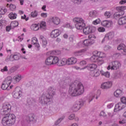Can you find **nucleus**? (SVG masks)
<instances>
[{"mask_svg":"<svg viewBox=\"0 0 126 126\" xmlns=\"http://www.w3.org/2000/svg\"><path fill=\"white\" fill-rule=\"evenodd\" d=\"M11 111V104L9 102H4L0 109L1 115H5L1 120V124L3 126H12L16 122V117L14 114H9Z\"/></svg>","mask_w":126,"mask_h":126,"instance_id":"1","label":"nucleus"},{"mask_svg":"<svg viewBox=\"0 0 126 126\" xmlns=\"http://www.w3.org/2000/svg\"><path fill=\"white\" fill-rule=\"evenodd\" d=\"M84 93V86L78 81H75L70 85L69 94L73 97L82 95Z\"/></svg>","mask_w":126,"mask_h":126,"instance_id":"2","label":"nucleus"},{"mask_svg":"<svg viewBox=\"0 0 126 126\" xmlns=\"http://www.w3.org/2000/svg\"><path fill=\"white\" fill-rule=\"evenodd\" d=\"M48 93V94L44 93L39 97V101L43 106L50 104L51 99L56 95V88L54 87H49Z\"/></svg>","mask_w":126,"mask_h":126,"instance_id":"3","label":"nucleus"},{"mask_svg":"<svg viewBox=\"0 0 126 126\" xmlns=\"http://www.w3.org/2000/svg\"><path fill=\"white\" fill-rule=\"evenodd\" d=\"M73 22L75 23V27L78 30H82L85 27V21L81 17H75L73 19Z\"/></svg>","mask_w":126,"mask_h":126,"instance_id":"4","label":"nucleus"},{"mask_svg":"<svg viewBox=\"0 0 126 126\" xmlns=\"http://www.w3.org/2000/svg\"><path fill=\"white\" fill-rule=\"evenodd\" d=\"M122 64L119 61H113L109 63V65L107 67L108 70H117L121 68Z\"/></svg>","mask_w":126,"mask_h":126,"instance_id":"5","label":"nucleus"},{"mask_svg":"<svg viewBox=\"0 0 126 126\" xmlns=\"http://www.w3.org/2000/svg\"><path fill=\"white\" fill-rule=\"evenodd\" d=\"M59 62V58L56 56H50L45 61V63L47 65L56 64Z\"/></svg>","mask_w":126,"mask_h":126,"instance_id":"6","label":"nucleus"},{"mask_svg":"<svg viewBox=\"0 0 126 126\" xmlns=\"http://www.w3.org/2000/svg\"><path fill=\"white\" fill-rule=\"evenodd\" d=\"M89 39H87L84 40L83 41V45L85 46V47H89V46H91V45H93L94 44V40H93V38L96 39V36L93 35H90L88 36Z\"/></svg>","mask_w":126,"mask_h":126,"instance_id":"7","label":"nucleus"},{"mask_svg":"<svg viewBox=\"0 0 126 126\" xmlns=\"http://www.w3.org/2000/svg\"><path fill=\"white\" fill-rule=\"evenodd\" d=\"M91 61L93 63H96L98 65H102L104 63V60L100 59L97 55L94 54V51L93 52V56L91 57Z\"/></svg>","mask_w":126,"mask_h":126,"instance_id":"8","label":"nucleus"},{"mask_svg":"<svg viewBox=\"0 0 126 126\" xmlns=\"http://www.w3.org/2000/svg\"><path fill=\"white\" fill-rule=\"evenodd\" d=\"M13 97L15 99H19L22 95V91H21V88L20 87H17L13 93Z\"/></svg>","mask_w":126,"mask_h":126,"instance_id":"9","label":"nucleus"},{"mask_svg":"<svg viewBox=\"0 0 126 126\" xmlns=\"http://www.w3.org/2000/svg\"><path fill=\"white\" fill-rule=\"evenodd\" d=\"M84 105V102H83V101L81 100L79 101H76L73 105V106L71 108V109L73 112H77V111H79L80 110V108L82 106Z\"/></svg>","mask_w":126,"mask_h":126,"instance_id":"10","label":"nucleus"},{"mask_svg":"<svg viewBox=\"0 0 126 126\" xmlns=\"http://www.w3.org/2000/svg\"><path fill=\"white\" fill-rule=\"evenodd\" d=\"M83 33L85 35H88L90 33L95 32L96 31V28L95 27L88 26L83 29Z\"/></svg>","mask_w":126,"mask_h":126,"instance_id":"11","label":"nucleus"},{"mask_svg":"<svg viewBox=\"0 0 126 126\" xmlns=\"http://www.w3.org/2000/svg\"><path fill=\"white\" fill-rule=\"evenodd\" d=\"M69 83V81L64 80H60L59 81V88L60 90H62V89H65L66 87H67V85H68V84Z\"/></svg>","mask_w":126,"mask_h":126,"instance_id":"12","label":"nucleus"},{"mask_svg":"<svg viewBox=\"0 0 126 126\" xmlns=\"http://www.w3.org/2000/svg\"><path fill=\"white\" fill-rule=\"evenodd\" d=\"M125 108H126V104H124V103L122 102H119L115 105L114 112L117 113V112H119V111L125 109Z\"/></svg>","mask_w":126,"mask_h":126,"instance_id":"13","label":"nucleus"},{"mask_svg":"<svg viewBox=\"0 0 126 126\" xmlns=\"http://www.w3.org/2000/svg\"><path fill=\"white\" fill-rule=\"evenodd\" d=\"M114 36H115V34L113 32H109L106 33L104 38L102 39L101 43H104L105 40H112V39L114 38Z\"/></svg>","mask_w":126,"mask_h":126,"instance_id":"14","label":"nucleus"},{"mask_svg":"<svg viewBox=\"0 0 126 126\" xmlns=\"http://www.w3.org/2000/svg\"><path fill=\"white\" fill-rule=\"evenodd\" d=\"M112 86H113V82L108 81L102 83L101 88H102V89H110Z\"/></svg>","mask_w":126,"mask_h":126,"instance_id":"15","label":"nucleus"},{"mask_svg":"<svg viewBox=\"0 0 126 126\" xmlns=\"http://www.w3.org/2000/svg\"><path fill=\"white\" fill-rule=\"evenodd\" d=\"M85 68H87V69L91 70V71H93V70H95L97 68V64L94 63L89 64L87 66H85L81 69H85Z\"/></svg>","mask_w":126,"mask_h":126,"instance_id":"16","label":"nucleus"},{"mask_svg":"<svg viewBox=\"0 0 126 126\" xmlns=\"http://www.w3.org/2000/svg\"><path fill=\"white\" fill-rule=\"evenodd\" d=\"M77 63V59L74 57H72L67 59V65H73Z\"/></svg>","mask_w":126,"mask_h":126,"instance_id":"17","label":"nucleus"},{"mask_svg":"<svg viewBox=\"0 0 126 126\" xmlns=\"http://www.w3.org/2000/svg\"><path fill=\"white\" fill-rule=\"evenodd\" d=\"M101 25L104 27L110 28L111 26H113V22L112 21L105 20L101 22Z\"/></svg>","mask_w":126,"mask_h":126,"instance_id":"18","label":"nucleus"},{"mask_svg":"<svg viewBox=\"0 0 126 126\" xmlns=\"http://www.w3.org/2000/svg\"><path fill=\"white\" fill-rule=\"evenodd\" d=\"M67 59L65 58H63L60 60L58 58V62L56 63L59 66H63V65H65L66 64L67 65Z\"/></svg>","mask_w":126,"mask_h":126,"instance_id":"19","label":"nucleus"},{"mask_svg":"<svg viewBox=\"0 0 126 126\" xmlns=\"http://www.w3.org/2000/svg\"><path fill=\"white\" fill-rule=\"evenodd\" d=\"M94 54L98 56L99 60H104V59L107 57V55L106 54H105L104 52L100 51H94Z\"/></svg>","mask_w":126,"mask_h":126,"instance_id":"20","label":"nucleus"},{"mask_svg":"<svg viewBox=\"0 0 126 126\" xmlns=\"http://www.w3.org/2000/svg\"><path fill=\"white\" fill-rule=\"evenodd\" d=\"M32 44V45H34L36 48H37L38 51L40 50V44H39V42H38V39H37L36 37H34L32 38L31 39Z\"/></svg>","mask_w":126,"mask_h":126,"instance_id":"21","label":"nucleus"},{"mask_svg":"<svg viewBox=\"0 0 126 126\" xmlns=\"http://www.w3.org/2000/svg\"><path fill=\"white\" fill-rule=\"evenodd\" d=\"M61 34V32H60V30L56 29L52 31L51 33V38H57V37H59Z\"/></svg>","mask_w":126,"mask_h":126,"instance_id":"22","label":"nucleus"},{"mask_svg":"<svg viewBox=\"0 0 126 126\" xmlns=\"http://www.w3.org/2000/svg\"><path fill=\"white\" fill-rule=\"evenodd\" d=\"M95 93L91 92L87 96V99L88 103H90L92 101H93V99L95 98Z\"/></svg>","mask_w":126,"mask_h":126,"instance_id":"23","label":"nucleus"},{"mask_svg":"<svg viewBox=\"0 0 126 126\" xmlns=\"http://www.w3.org/2000/svg\"><path fill=\"white\" fill-rule=\"evenodd\" d=\"M22 79V76L20 74L16 75L12 78V81L14 83H18Z\"/></svg>","mask_w":126,"mask_h":126,"instance_id":"24","label":"nucleus"},{"mask_svg":"<svg viewBox=\"0 0 126 126\" xmlns=\"http://www.w3.org/2000/svg\"><path fill=\"white\" fill-rule=\"evenodd\" d=\"M39 40L42 44V47H43V48H46V46H47L48 44V41H47L46 38H45V37H44L43 35H40L39 36Z\"/></svg>","mask_w":126,"mask_h":126,"instance_id":"25","label":"nucleus"},{"mask_svg":"<svg viewBox=\"0 0 126 126\" xmlns=\"http://www.w3.org/2000/svg\"><path fill=\"white\" fill-rule=\"evenodd\" d=\"M50 20L56 25H59L61 23V20L58 17H53L50 19Z\"/></svg>","mask_w":126,"mask_h":126,"instance_id":"26","label":"nucleus"},{"mask_svg":"<svg viewBox=\"0 0 126 126\" xmlns=\"http://www.w3.org/2000/svg\"><path fill=\"white\" fill-rule=\"evenodd\" d=\"M118 24L119 25H125V24H126V16L120 17L118 19Z\"/></svg>","mask_w":126,"mask_h":126,"instance_id":"27","label":"nucleus"},{"mask_svg":"<svg viewBox=\"0 0 126 126\" xmlns=\"http://www.w3.org/2000/svg\"><path fill=\"white\" fill-rule=\"evenodd\" d=\"M85 52H86V49H82L75 51L74 52V55L75 57H79L80 56H82V55H83V53H85Z\"/></svg>","mask_w":126,"mask_h":126,"instance_id":"28","label":"nucleus"},{"mask_svg":"<svg viewBox=\"0 0 126 126\" xmlns=\"http://www.w3.org/2000/svg\"><path fill=\"white\" fill-rule=\"evenodd\" d=\"M91 75L93 77H98L100 75V71L98 69H95L94 71H92Z\"/></svg>","mask_w":126,"mask_h":126,"instance_id":"29","label":"nucleus"},{"mask_svg":"<svg viewBox=\"0 0 126 126\" xmlns=\"http://www.w3.org/2000/svg\"><path fill=\"white\" fill-rule=\"evenodd\" d=\"M12 81V78L11 76H8L7 78H6L3 82L6 84L7 85H8L9 86L11 84V82Z\"/></svg>","mask_w":126,"mask_h":126,"instance_id":"30","label":"nucleus"},{"mask_svg":"<svg viewBox=\"0 0 126 126\" xmlns=\"http://www.w3.org/2000/svg\"><path fill=\"white\" fill-rule=\"evenodd\" d=\"M118 51H123L124 53H126V46L124 44H121L117 47Z\"/></svg>","mask_w":126,"mask_h":126,"instance_id":"31","label":"nucleus"},{"mask_svg":"<svg viewBox=\"0 0 126 126\" xmlns=\"http://www.w3.org/2000/svg\"><path fill=\"white\" fill-rule=\"evenodd\" d=\"M114 94L115 97H121V96L123 95V91L118 89L114 92Z\"/></svg>","mask_w":126,"mask_h":126,"instance_id":"32","label":"nucleus"},{"mask_svg":"<svg viewBox=\"0 0 126 126\" xmlns=\"http://www.w3.org/2000/svg\"><path fill=\"white\" fill-rule=\"evenodd\" d=\"M39 28H40L39 27V24H32L31 26V29L33 31H38V30H39Z\"/></svg>","mask_w":126,"mask_h":126,"instance_id":"33","label":"nucleus"},{"mask_svg":"<svg viewBox=\"0 0 126 126\" xmlns=\"http://www.w3.org/2000/svg\"><path fill=\"white\" fill-rule=\"evenodd\" d=\"M40 25V29L43 31H45L47 29V25H46L45 22H41Z\"/></svg>","mask_w":126,"mask_h":126,"instance_id":"34","label":"nucleus"},{"mask_svg":"<svg viewBox=\"0 0 126 126\" xmlns=\"http://www.w3.org/2000/svg\"><path fill=\"white\" fill-rule=\"evenodd\" d=\"M116 10L119 11V12H123V14L125 13L124 11L126 10V6H118L116 8Z\"/></svg>","mask_w":126,"mask_h":126,"instance_id":"35","label":"nucleus"},{"mask_svg":"<svg viewBox=\"0 0 126 126\" xmlns=\"http://www.w3.org/2000/svg\"><path fill=\"white\" fill-rule=\"evenodd\" d=\"M18 25H19L18 22L16 21H13L10 24V28L11 29H13L15 28V27H17Z\"/></svg>","mask_w":126,"mask_h":126,"instance_id":"36","label":"nucleus"},{"mask_svg":"<svg viewBox=\"0 0 126 126\" xmlns=\"http://www.w3.org/2000/svg\"><path fill=\"white\" fill-rule=\"evenodd\" d=\"M100 72L101 75H102L103 76H105L107 78H109V77H110V72H108V71L104 72V71L101 70H100Z\"/></svg>","mask_w":126,"mask_h":126,"instance_id":"37","label":"nucleus"},{"mask_svg":"<svg viewBox=\"0 0 126 126\" xmlns=\"http://www.w3.org/2000/svg\"><path fill=\"white\" fill-rule=\"evenodd\" d=\"M17 16V15L16 13H13V12H11L9 14L8 17L10 18V19H16V17Z\"/></svg>","mask_w":126,"mask_h":126,"instance_id":"38","label":"nucleus"},{"mask_svg":"<svg viewBox=\"0 0 126 126\" xmlns=\"http://www.w3.org/2000/svg\"><path fill=\"white\" fill-rule=\"evenodd\" d=\"M9 87V85H6V84L3 82L1 87V88L2 89V90H9V88H8Z\"/></svg>","mask_w":126,"mask_h":126,"instance_id":"39","label":"nucleus"},{"mask_svg":"<svg viewBox=\"0 0 126 126\" xmlns=\"http://www.w3.org/2000/svg\"><path fill=\"white\" fill-rule=\"evenodd\" d=\"M12 58H13V61H18L19 58H20V55L18 53H16L14 55H12Z\"/></svg>","mask_w":126,"mask_h":126,"instance_id":"40","label":"nucleus"},{"mask_svg":"<svg viewBox=\"0 0 126 126\" xmlns=\"http://www.w3.org/2000/svg\"><path fill=\"white\" fill-rule=\"evenodd\" d=\"M89 16L94 18L97 16V12L96 11H91L89 13Z\"/></svg>","mask_w":126,"mask_h":126,"instance_id":"41","label":"nucleus"},{"mask_svg":"<svg viewBox=\"0 0 126 126\" xmlns=\"http://www.w3.org/2000/svg\"><path fill=\"white\" fill-rule=\"evenodd\" d=\"M100 23H101V20H100L99 18L93 21V24H94V25H98V24H100Z\"/></svg>","mask_w":126,"mask_h":126,"instance_id":"42","label":"nucleus"},{"mask_svg":"<svg viewBox=\"0 0 126 126\" xmlns=\"http://www.w3.org/2000/svg\"><path fill=\"white\" fill-rule=\"evenodd\" d=\"M7 10L5 9V8L3 7H0V14L1 15V14L3 15L5 14V12H6Z\"/></svg>","mask_w":126,"mask_h":126,"instance_id":"43","label":"nucleus"},{"mask_svg":"<svg viewBox=\"0 0 126 126\" xmlns=\"http://www.w3.org/2000/svg\"><path fill=\"white\" fill-rule=\"evenodd\" d=\"M6 62H13V58H12V55L10 56H7L6 59Z\"/></svg>","mask_w":126,"mask_h":126,"instance_id":"44","label":"nucleus"},{"mask_svg":"<svg viewBox=\"0 0 126 126\" xmlns=\"http://www.w3.org/2000/svg\"><path fill=\"white\" fill-rule=\"evenodd\" d=\"M64 118V117H61L59 119H58L55 123V125H56V126H58V125H59V124H61V123L62 122V121H63V119Z\"/></svg>","mask_w":126,"mask_h":126,"instance_id":"45","label":"nucleus"},{"mask_svg":"<svg viewBox=\"0 0 126 126\" xmlns=\"http://www.w3.org/2000/svg\"><path fill=\"white\" fill-rule=\"evenodd\" d=\"M97 31L98 32L103 33V32H105V31H106V29H105V28L103 27H99L97 28Z\"/></svg>","mask_w":126,"mask_h":126,"instance_id":"46","label":"nucleus"},{"mask_svg":"<svg viewBox=\"0 0 126 126\" xmlns=\"http://www.w3.org/2000/svg\"><path fill=\"white\" fill-rule=\"evenodd\" d=\"M32 17H37L38 16V12L37 11H34L31 13Z\"/></svg>","mask_w":126,"mask_h":126,"instance_id":"47","label":"nucleus"},{"mask_svg":"<svg viewBox=\"0 0 126 126\" xmlns=\"http://www.w3.org/2000/svg\"><path fill=\"white\" fill-rule=\"evenodd\" d=\"M111 15V12L109 11H106L104 13V16L106 17V18H110Z\"/></svg>","mask_w":126,"mask_h":126,"instance_id":"48","label":"nucleus"},{"mask_svg":"<svg viewBox=\"0 0 126 126\" xmlns=\"http://www.w3.org/2000/svg\"><path fill=\"white\" fill-rule=\"evenodd\" d=\"M74 118H75V115L74 114H72L68 116V119L70 121H72V120H74Z\"/></svg>","mask_w":126,"mask_h":126,"instance_id":"49","label":"nucleus"},{"mask_svg":"<svg viewBox=\"0 0 126 126\" xmlns=\"http://www.w3.org/2000/svg\"><path fill=\"white\" fill-rule=\"evenodd\" d=\"M9 8L10 10L13 11L14 9H15V8H16V6L13 4H10Z\"/></svg>","mask_w":126,"mask_h":126,"instance_id":"50","label":"nucleus"},{"mask_svg":"<svg viewBox=\"0 0 126 126\" xmlns=\"http://www.w3.org/2000/svg\"><path fill=\"white\" fill-rule=\"evenodd\" d=\"M99 116H100V117H103V118H105V117H107V114H106L105 111H102L100 112Z\"/></svg>","mask_w":126,"mask_h":126,"instance_id":"51","label":"nucleus"},{"mask_svg":"<svg viewBox=\"0 0 126 126\" xmlns=\"http://www.w3.org/2000/svg\"><path fill=\"white\" fill-rule=\"evenodd\" d=\"M121 101L124 105H126V97H122L121 98Z\"/></svg>","mask_w":126,"mask_h":126,"instance_id":"52","label":"nucleus"},{"mask_svg":"<svg viewBox=\"0 0 126 126\" xmlns=\"http://www.w3.org/2000/svg\"><path fill=\"white\" fill-rule=\"evenodd\" d=\"M74 3H76L77 4H80L81 3V1L83 0H71Z\"/></svg>","mask_w":126,"mask_h":126,"instance_id":"53","label":"nucleus"},{"mask_svg":"<svg viewBox=\"0 0 126 126\" xmlns=\"http://www.w3.org/2000/svg\"><path fill=\"white\" fill-rule=\"evenodd\" d=\"M100 95H101V91L98 90L96 92V97H95V99L96 100L97 99H98V98H99V97H100Z\"/></svg>","mask_w":126,"mask_h":126,"instance_id":"54","label":"nucleus"},{"mask_svg":"<svg viewBox=\"0 0 126 126\" xmlns=\"http://www.w3.org/2000/svg\"><path fill=\"white\" fill-rule=\"evenodd\" d=\"M52 53L53 54V55H61V51L57 50V51H52Z\"/></svg>","mask_w":126,"mask_h":126,"instance_id":"55","label":"nucleus"},{"mask_svg":"<svg viewBox=\"0 0 126 126\" xmlns=\"http://www.w3.org/2000/svg\"><path fill=\"white\" fill-rule=\"evenodd\" d=\"M1 72H5L8 71L7 66H5L3 68L1 69Z\"/></svg>","mask_w":126,"mask_h":126,"instance_id":"56","label":"nucleus"},{"mask_svg":"<svg viewBox=\"0 0 126 126\" xmlns=\"http://www.w3.org/2000/svg\"><path fill=\"white\" fill-rule=\"evenodd\" d=\"M116 73L118 77V78H121L123 76V73L121 71H118Z\"/></svg>","mask_w":126,"mask_h":126,"instance_id":"57","label":"nucleus"},{"mask_svg":"<svg viewBox=\"0 0 126 126\" xmlns=\"http://www.w3.org/2000/svg\"><path fill=\"white\" fill-rule=\"evenodd\" d=\"M15 71V69L14 67H11L8 71V74H11V73H13Z\"/></svg>","mask_w":126,"mask_h":126,"instance_id":"58","label":"nucleus"},{"mask_svg":"<svg viewBox=\"0 0 126 126\" xmlns=\"http://www.w3.org/2000/svg\"><path fill=\"white\" fill-rule=\"evenodd\" d=\"M114 107V103H109L107 105V109H112Z\"/></svg>","mask_w":126,"mask_h":126,"instance_id":"59","label":"nucleus"},{"mask_svg":"<svg viewBox=\"0 0 126 126\" xmlns=\"http://www.w3.org/2000/svg\"><path fill=\"white\" fill-rule=\"evenodd\" d=\"M87 64V62L85 60L82 61L80 62V65L83 66Z\"/></svg>","mask_w":126,"mask_h":126,"instance_id":"60","label":"nucleus"},{"mask_svg":"<svg viewBox=\"0 0 126 126\" xmlns=\"http://www.w3.org/2000/svg\"><path fill=\"white\" fill-rule=\"evenodd\" d=\"M21 19H25L26 20V21H28V20H29V17H27L26 15H24V16H21Z\"/></svg>","mask_w":126,"mask_h":126,"instance_id":"61","label":"nucleus"},{"mask_svg":"<svg viewBox=\"0 0 126 126\" xmlns=\"http://www.w3.org/2000/svg\"><path fill=\"white\" fill-rule=\"evenodd\" d=\"M63 27H65L66 28H69L70 29H71V28H72V27L70 26V24H65L63 25Z\"/></svg>","mask_w":126,"mask_h":126,"instance_id":"62","label":"nucleus"},{"mask_svg":"<svg viewBox=\"0 0 126 126\" xmlns=\"http://www.w3.org/2000/svg\"><path fill=\"white\" fill-rule=\"evenodd\" d=\"M111 46H110V45H105L104 47V51H108L109 50H110V49H111Z\"/></svg>","mask_w":126,"mask_h":126,"instance_id":"63","label":"nucleus"},{"mask_svg":"<svg viewBox=\"0 0 126 126\" xmlns=\"http://www.w3.org/2000/svg\"><path fill=\"white\" fill-rule=\"evenodd\" d=\"M75 38H74V36H73V35H71L69 37V40L70 41V42H71L72 43L73 42V41H74Z\"/></svg>","mask_w":126,"mask_h":126,"instance_id":"64","label":"nucleus"}]
</instances>
